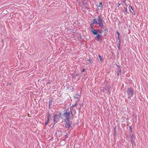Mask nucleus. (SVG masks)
<instances>
[{
    "instance_id": "f3484780",
    "label": "nucleus",
    "mask_w": 148,
    "mask_h": 148,
    "mask_svg": "<svg viewBox=\"0 0 148 148\" xmlns=\"http://www.w3.org/2000/svg\"><path fill=\"white\" fill-rule=\"evenodd\" d=\"M116 127L115 126L114 128V134L115 135H116Z\"/></svg>"
},
{
    "instance_id": "2eb2a0df",
    "label": "nucleus",
    "mask_w": 148,
    "mask_h": 148,
    "mask_svg": "<svg viewBox=\"0 0 148 148\" xmlns=\"http://www.w3.org/2000/svg\"><path fill=\"white\" fill-rule=\"evenodd\" d=\"M50 117V114L49 113V112H48L47 114V120H48V121L49 120V118Z\"/></svg>"
},
{
    "instance_id": "39448f33",
    "label": "nucleus",
    "mask_w": 148,
    "mask_h": 148,
    "mask_svg": "<svg viewBox=\"0 0 148 148\" xmlns=\"http://www.w3.org/2000/svg\"><path fill=\"white\" fill-rule=\"evenodd\" d=\"M64 122L65 123V127L66 128H69L71 126V123L70 119H64Z\"/></svg>"
},
{
    "instance_id": "bb28decb",
    "label": "nucleus",
    "mask_w": 148,
    "mask_h": 148,
    "mask_svg": "<svg viewBox=\"0 0 148 148\" xmlns=\"http://www.w3.org/2000/svg\"><path fill=\"white\" fill-rule=\"evenodd\" d=\"M118 49L119 50H120V46H118Z\"/></svg>"
},
{
    "instance_id": "72a5a7b5",
    "label": "nucleus",
    "mask_w": 148,
    "mask_h": 148,
    "mask_svg": "<svg viewBox=\"0 0 148 148\" xmlns=\"http://www.w3.org/2000/svg\"><path fill=\"white\" fill-rule=\"evenodd\" d=\"M74 106H75V105H72V106H73V107Z\"/></svg>"
},
{
    "instance_id": "f03ea898",
    "label": "nucleus",
    "mask_w": 148,
    "mask_h": 148,
    "mask_svg": "<svg viewBox=\"0 0 148 148\" xmlns=\"http://www.w3.org/2000/svg\"><path fill=\"white\" fill-rule=\"evenodd\" d=\"M60 115L61 114L60 113L58 114H55L53 115V119L54 125L59 121V119Z\"/></svg>"
},
{
    "instance_id": "c756f323",
    "label": "nucleus",
    "mask_w": 148,
    "mask_h": 148,
    "mask_svg": "<svg viewBox=\"0 0 148 148\" xmlns=\"http://www.w3.org/2000/svg\"><path fill=\"white\" fill-rule=\"evenodd\" d=\"M120 45H121V44H120L119 43L118 44V46H120Z\"/></svg>"
},
{
    "instance_id": "9b49d317",
    "label": "nucleus",
    "mask_w": 148,
    "mask_h": 148,
    "mask_svg": "<svg viewBox=\"0 0 148 148\" xmlns=\"http://www.w3.org/2000/svg\"><path fill=\"white\" fill-rule=\"evenodd\" d=\"M94 20H93L92 21L91 23L90 24V27H93V25L95 24H96L95 23H94Z\"/></svg>"
},
{
    "instance_id": "0eeeda50",
    "label": "nucleus",
    "mask_w": 148,
    "mask_h": 148,
    "mask_svg": "<svg viewBox=\"0 0 148 148\" xmlns=\"http://www.w3.org/2000/svg\"><path fill=\"white\" fill-rule=\"evenodd\" d=\"M117 66L118 67V73L117 75L119 76V75H121V69L120 68V66H118L117 65Z\"/></svg>"
},
{
    "instance_id": "393cba45",
    "label": "nucleus",
    "mask_w": 148,
    "mask_h": 148,
    "mask_svg": "<svg viewBox=\"0 0 148 148\" xmlns=\"http://www.w3.org/2000/svg\"><path fill=\"white\" fill-rule=\"evenodd\" d=\"M85 71V69H83V70L82 71V72H84Z\"/></svg>"
},
{
    "instance_id": "b1692460",
    "label": "nucleus",
    "mask_w": 148,
    "mask_h": 148,
    "mask_svg": "<svg viewBox=\"0 0 148 148\" xmlns=\"http://www.w3.org/2000/svg\"><path fill=\"white\" fill-rule=\"evenodd\" d=\"M116 33L118 35V36H119L120 34H119V32H116Z\"/></svg>"
},
{
    "instance_id": "a211bd4d",
    "label": "nucleus",
    "mask_w": 148,
    "mask_h": 148,
    "mask_svg": "<svg viewBox=\"0 0 148 148\" xmlns=\"http://www.w3.org/2000/svg\"><path fill=\"white\" fill-rule=\"evenodd\" d=\"M90 29L91 31V32H92L93 30H94L95 29H94L93 27H90Z\"/></svg>"
},
{
    "instance_id": "9d476101",
    "label": "nucleus",
    "mask_w": 148,
    "mask_h": 148,
    "mask_svg": "<svg viewBox=\"0 0 148 148\" xmlns=\"http://www.w3.org/2000/svg\"><path fill=\"white\" fill-rule=\"evenodd\" d=\"M102 35H100L99 34H98L97 36H96L95 37V38L96 39H97L99 40L100 39L101 37V36Z\"/></svg>"
},
{
    "instance_id": "6e6552de",
    "label": "nucleus",
    "mask_w": 148,
    "mask_h": 148,
    "mask_svg": "<svg viewBox=\"0 0 148 148\" xmlns=\"http://www.w3.org/2000/svg\"><path fill=\"white\" fill-rule=\"evenodd\" d=\"M99 29H95L92 32V33L94 35H97L98 34V31H99Z\"/></svg>"
},
{
    "instance_id": "473e14b6",
    "label": "nucleus",
    "mask_w": 148,
    "mask_h": 148,
    "mask_svg": "<svg viewBox=\"0 0 148 148\" xmlns=\"http://www.w3.org/2000/svg\"><path fill=\"white\" fill-rule=\"evenodd\" d=\"M77 103H76L75 104V106H77Z\"/></svg>"
},
{
    "instance_id": "f8f14e48",
    "label": "nucleus",
    "mask_w": 148,
    "mask_h": 148,
    "mask_svg": "<svg viewBox=\"0 0 148 148\" xmlns=\"http://www.w3.org/2000/svg\"><path fill=\"white\" fill-rule=\"evenodd\" d=\"M79 95H76L74 96V97L76 99H77L78 100H79Z\"/></svg>"
},
{
    "instance_id": "6ab92c4d",
    "label": "nucleus",
    "mask_w": 148,
    "mask_h": 148,
    "mask_svg": "<svg viewBox=\"0 0 148 148\" xmlns=\"http://www.w3.org/2000/svg\"><path fill=\"white\" fill-rule=\"evenodd\" d=\"M87 60L88 61H89V62L90 63H92V60H91V59L90 58L88 59Z\"/></svg>"
},
{
    "instance_id": "423d86ee",
    "label": "nucleus",
    "mask_w": 148,
    "mask_h": 148,
    "mask_svg": "<svg viewBox=\"0 0 148 148\" xmlns=\"http://www.w3.org/2000/svg\"><path fill=\"white\" fill-rule=\"evenodd\" d=\"M58 141L60 142L61 145H64L66 143L65 139H58Z\"/></svg>"
},
{
    "instance_id": "5701e85b",
    "label": "nucleus",
    "mask_w": 148,
    "mask_h": 148,
    "mask_svg": "<svg viewBox=\"0 0 148 148\" xmlns=\"http://www.w3.org/2000/svg\"><path fill=\"white\" fill-rule=\"evenodd\" d=\"M131 141V142L132 143H134V139H130ZM135 139H134L135 140Z\"/></svg>"
},
{
    "instance_id": "4be33fe9",
    "label": "nucleus",
    "mask_w": 148,
    "mask_h": 148,
    "mask_svg": "<svg viewBox=\"0 0 148 148\" xmlns=\"http://www.w3.org/2000/svg\"><path fill=\"white\" fill-rule=\"evenodd\" d=\"M49 121H48V120H47V121L45 122V125H47L48 124Z\"/></svg>"
},
{
    "instance_id": "4468645a",
    "label": "nucleus",
    "mask_w": 148,
    "mask_h": 148,
    "mask_svg": "<svg viewBox=\"0 0 148 148\" xmlns=\"http://www.w3.org/2000/svg\"><path fill=\"white\" fill-rule=\"evenodd\" d=\"M102 3H101V2H100L99 3V5H97V7H102Z\"/></svg>"
},
{
    "instance_id": "20e7f679",
    "label": "nucleus",
    "mask_w": 148,
    "mask_h": 148,
    "mask_svg": "<svg viewBox=\"0 0 148 148\" xmlns=\"http://www.w3.org/2000/svg\"><path fill=\"white\" fill-rule=\"evenodd\" d=\"M127 92L128 96V97H132L134 95V91L132 88H130L127 89Z\"/></svg>"
},
{
    "instance_id": "7c9ffc66",
    "label": "nucleus",
    "mask_w": 148,
    "mask_h": 148,
    "mask_svg": "<svg viewBox=\"0 0 148 148\" xmlns=\"http://www.w3.org/2000/svg\"><path fill=\"white\" fill-rule=\"evenodd\" d=\"M118 39L119 40H120V39L119 36H118Z\"/></svg>"
},
{
    "instance_id": "ddd939ff",
    "label": "nucleus",
    "mask_w": 148,
    "mask_h": 148,
    "mask_svg": "<svg viewBox=\"0 0 148 148\" xmlns=\"http://www.w3.org/2000/svg\"><path fill=\"white\" fill-rule=\"evenodd\" d=\"M129 8H130V11L132 13V12L131 10H132L133 11H134V10L133 9V8L130 5L129 6Z\"/></svg>"
},
{
    "instance_id": "f704fd0d",
    "label": "nucleus",
    "mask_w": 148,
    "mask_h": 148,
    "mask_svg": "<svg viewBox=\"0 0 148 148\" xmlns=\"http://www.w3.org/2000/svg\"><path fill=\"white\" fill-rule=\"evenodd\" d=\"M125 5H126V3H125Z\"/></svg>"
},
{
    "instance_id": "dca6fc26",
    "label": "nucleus",
    "mask_w": 148,
    "mask_h": 148,
    "mask_svg": "<svg viewBox=\"0 0 148 148\" xmlns=\"http://www.w3.org/2000/svg\"><path fill=\"white\" fill-rule=\"evenodd\" d=\"M99 58L100 61L102 62L103 61V58H102L101 56L100 55H99Z\"/></svg>"
},
{
    "instance_id": "c85d7f7f",
    "label": "nucleus",
    "mask_w": 148,
    "mask_h": 148,
    "mask_svg": "<svg viewBox=\"0 0 148 148\" xmlns=\"http://www.w3.org/2000/svg\"><path fill=\"white\" fill-rule=\"evenodd\" d=\"M121 4H121L119 3L118 5V7H119V6H120Z\"/></svg>"
},
{
    "instance_id": "7ed1b4c3",
    "label": "nucleus",
    "mask_w": 148,
    "mask_h": 148,
    "mask_svg": "<svg viewBox=\"0 0 148 148\" xmlns=\"http://www.w3.org/2000/svg\"><path fill=\"white\" fill-rule=\"evenodd\" d=\"M64 112L63 113V116L66 118V119L68 118V119H70V116L71 114H72V111L71 109V110L70 111L67 112L66 110L64 111Z\"/></svg>"
},
{
    "instance_id": "f257e3e1",
    "label": "nucleus",
    "mask_w": 148,
    "mask_h": 148,
    "mask_svg": "<svg viewBox=\"0 0 148 148\" xmlns=\"http://www.w3.org/2000/svg\"><path fill=\"white\" fill-rule=\"evenodd\" d=\"M93 20L94 21V23H95L96 24L99 25L101 28H102L103 26V23H104V21L100 16H98L97 18H94Z\"/></svg>"
},
{
    "instance_id": "412c9836",
    "label": "nucleus",
    "mask_w": 148,
    "mask_h": 148,
    "mask_svg": "<svg viewBox=\"0 0 148 148\" xmlns=\"http://www.w3.org/2000/svg\"><path fill=\"white\" fill-rule=\"evenodd\" d=\"M132 127L131 126H130V131L131 132L132 131Z\"/></svg>"
},
{
    "instance_id": "1a4fd4ad",
    "label": "nucleus",
    "mask_w": 148,
    "mask_h": 148,
    "mask_svg": "<svg viewBox=\"0 0 148 148\" xmlns=\"http://www.w3.org/2000/svg\"><path fill=\"white\" fill-rule=\"evenodd\" d=\"M103 91L104 90H109L110 88V87L108 86V84L106 85V86L103 87Z\"/></svg>"
},
{
    "instance_id": "cd10ccee",
    "label": "nucleus",
    "mask_w": 148,
    "mask_h": 148,
    "mask_svg": "<svg viewBox=\"0 0 148 148\" xmlns=\"http://www.w3.org/2000/svg\"><path fill=\"white\" fill-rule=\"evenodd\" d=\"M121 40H119V43L121 44Z\"/></svg>"
},
{
    "instance_id": "2f4dec72",
    "label": "nucleus",
    "mask_w": 148,
    "mask_h": 148,
    "mask_svg": "<svg viewBox=\"0 0 148 148\" xmlns=\"http://www.w3.org/2000/svg\"><path fill=\"white\" fill-rule=\"evenodd\" d=\"M132 13H133V14H134V15H135V12H134V11H133V12H132Z\"/></svg>"
},
{
    "instance_id": "aec40b11",
    "label": "nucleus",
    "mask_w": 148,
    "mask_h": 148,
    "mask_svg": "<svg viewBox=\"0 0 148 148\" xmlns=\"http://www.w3.org/2000/svg\"><path fill=\"white\" fill-rule=\"evenodd\" d=\"M125 12H127V7H125Z\"/></svg>"
},
{
    "instance_id": "a878e982",
    "label": "nucleus",
    "mask_w": 148,
    "mask_h": 148,
    "mask_svg": "<svg viewBox=\"0 0 148 148\" xmlns=\"http://www.w3.org/2000/svg\"><path fill=\"white\" fill-rule=\"evenodd\" d=\"M134 138V135L132 134V136H131V139H132Z\"/></svg>"
}]
</instances>
